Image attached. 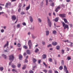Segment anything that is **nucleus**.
I'll use <instances>...</instances> for the list:
<instances>
[{
  "mask_svg": "<svg viewBox=\"0 0 73 73\" xmlns=\"http://www.w3.org/2000/svg\"><path fill=\"white\" fill-rule=\"evenodd\" d=\"M58 9L57 8H56V9H55V11L56 12H57L58 10Z\"/></svg>",
  "mask_w": 73,
  "mask_h": 73,
  "instance_id": "48",
  "label": "nucleus"
},
{
  "mask_svg": "<svg viewBox=\"0 0 73 73\" xmlns=\"http://www.w3.org/2000/svg\"><path fill=\"white\" fill-rule=\"evenodd\" d=\"M55 73H58V71H54Z\"/></svg>",
  "mask_w": 73,
  "mask_h": 73,
  "instance_id": "62",
  "label": "nucleus"
},
{
  "mask_svg": "<svg viewBox=\"0 0 73 73\" xmlns=\"http://www.w3.org/2000/svg\"><path fill=\"white\" fill-rule=\"evenodd\" d=\"M46 55L45 54L43 55V58H46Z\"/></svg>",
  "mask_w": 73,
  "mask_h": 73,
  "instance_id": "28",
  "label": "nucleus"
},
{
  "mask_svg": "<svg viewBox=\"0 0 73 73\" xmlns=\"http://www.w3.org/2000/svg\"><path fill=\"white\" fill-rule=\"evenodd\" d=\"M64 60H62L61 61V64L62 65H64Z\"/></svg>",
  "mask_w": 73,
  "mask_h": 73,
  "instance_id": "33",
  "label": "nucleus"
},
{
  "mask_svg": "<svg viewBox=\"0 0 73 73\" xmlns=\"http://www.w3.org/2000/svg\"><path fill=\"white\" fill-rule=\"evenodd\" d=\"M30 9V5H29V6L26 8V11H28L29 10V9Z\"/></svg>",
  "mask_w": 73,
  "mask_h": 73,
  "instance_id": "11",
  "label": "nucleus"
},
{
  "mask_svg": "<svg viewBox=\"0 0 73 73\" xmlns=\"http://www.w3.org/2000/svg\"><path fill=\"white\" fill-rule=\"evenodd\" d=\"M30 73H33V71L31 70L30 71Z\"/></svg>",
  "mask_w": 73,
  "mask_h": 73,
  "instance_id": "63",
  "label": "nucleus"
},
{
  "mask_svg": "<svg viewBox=\"0 0 73 73\" xmlns=\"http://www.w3.org/2000/svg\"><path fill=\"white\" fill-rule=\"evenodd\" d=\"M18 46H19V47H20L21 46V44H20V43H18Z\"/></svg>",
  "mask_w": 73,
  "mask_h": 73,
  "instance_id": "52",
  "label": "nucleus"
},
{
  "mask_svg": "<svg viewBox=\"0 0 73 73\" xmlns=\"http://www.w3.org/2000/svg\"><path fill=\"white\" fill-rule=\"evenodd\" d=\"M60 47L59 46H56V48L57 50H59V49H60Z\"/></svg>",
  "mask_w": 73,
  "mask_h": 73,
  "instance_id": "25",
  "label": "nucleus"
},
{
  "mask_svg": "<svg viewBox=\"0 0 73 73\" xmlns=\"http://www.w3.org/2000/svg\"><path fill=\"white\" fill-rule=\"evenodd\" d=\"M43 5V2H42L41 3L40 5L41 6H42Z\"/></svg>",
  "mask_w": 73,
  "mask_h": 73,
  "instance_id": "57",
  "label": "nucleus"
},
{
  "mask_svg": "<svg viewBox=\"0 0 73 73\" xmlns=\"http://www.w3.org/2000/svg\"><path fill=\"white\" fill-rule=\"evenodd\" d=\"M16 16L15 15H13L12 16V20L13 21H15V20H16Z\"/></svg>",
  "mask_w": 73,
  "mask_h": 73,
  "instance_id": "8",
  "label": "nucleus"
},
{
  "mask_svg": "<svg viewBox=\"0 0 73 73\" xmlns=\"http://www.w3.org/2000/svg\"><path fill=\"white\" fill-rule=\"evenodd\" d=\"M47 22L48 25V26L50 27H51V25H52V23L50 21V19H49V17H47Z\"/></svg>",
  "mask_w": 73,
  "mask_h": 73,
  "instance_id": "3",
  "label": "nucleus"
},
{
  "mask_svg": "<svg viewBox=\"0 0 73 73\" xmlns=\"http://www.w3.org/2000/svg\"><path fill=\"white\" fill-rule=\"evenodd\" d=\"M19 59L20 60H21L22 59V58H23V56L21 55H20L19 56Z\"/></svg>",
  "mask_w": 73,
  "mask_h": 73,
  "instance_id": "18",
  "label": "nucleus"
},
{
  "mask_svg": "<svg viewBox=\"0 0 73 73\" xmlns=\"http://www.w3.org/2000/svg\"><path fill=\"white\" fill-rule=\"evenodd\" d=\"M22 24L23 25H24V26L26 25V23H25L24 22L22 23Z\"/></svg>",
  "mask_w": 73,
  "mask_h": 73,
  "instance_id": "45",
  "label": "nucleus"
},
{
  "mask_svg": "<svg viewBox=\"0 0 73 73\" xmlns=\"http://www.w3.org/2000/svg\"><path fill=\"white\" fill-rule=\"evenodd\" d=\"M54 21L56 22H57L58 21V17H57L55 19H54Z\"/></svg>",
  "mask_w": 73,
  "mask_h": 73,
  "instance_id": "20",
  "label": "nucleus"
},
{
  "mask_svg": "<svg viewBox=\"0 0 73 73\" xmlns=\"http://www.w3.org/2000/svg\"><path fill=\"white\" fill-rule=\"evenodd\" d=\"M27 66V65L25 64L24 65V66L23 67L22 69H25V68H26V66Z\"/></svg>",
  "mask_w": 73,
  "mask_h": 73,
  "instance_id": "21",
  "label": "nucleus"
},
{
  "mask_svg": "<svg viewBox=\"0 0 73 73\" xmlns=\"http://www.w3.org/2000/svg\"><path fill=\"white\" fill-rule=\"evenodd\" d=\"M67 51H69V48L67 47Z\"/></svg>",
  "mask_w": 73,
  "mask_h": 73,
  "instance_id": "60",
  "label": "nucleus"
},
{
  "mask_svg": "<svg viewBox=\"0 0 73 73\" xmlns=\"http://www.w3.org/2000/svg\"><path fill=\"white\" fill-rule=\"evenodd\" d=\"M4 32V30L3 29L1 30V33H3Z\"/></svg>",
  "mask_w": 73,
  "mask_h": 73,
  "instance_id": "46",
  "label": "nucleus"
},
{
  "mask_svg": "<svg viewBox=\"0 0 73 73\" xmlns=\"http://www.w3.org/2000/svg\"><path fill=\"white\" fill-rule=\"evenodd\" d=\"M17 66L18 68H20V66H21V64H18Z\"/></svg>",
  "mask_w": 73,
  "mask_h": 73,
  "instance_id": "37",
  "label": "nucleus"
},
{
  "mask_svg": "<svg viewBox=\"0 0 73 73\" xmlns=\"http://www.w3.org/2000/svg\"><path fill=\"white\" fill-rule=\"evenodd\" d=\"M48 15L49 16H52V13H48Z\"/></svg>",
  "mask_w": 73,
  "mask_h": 73,
  "instance_id": "49",
  "label": "nucleus"
},
{
  "mask_svg": "<svg viewBox=\"0 0 73 73\" xmlns=\"http://www.w3.org/2000/svg\"><path fill=\"white\" fill-rule=\"evenodd\" d=\"M52 33L54 35H56L57 33V31L56 30H54L52 32Z\"/></svg>",
  "mask_w": 73,
  "mask_h": 73,
  "instance_id": "16",
  "label": "nucleus"
},
{
  "mask_svg": "<svg viewBox=\"0 0 73 73\" xmlns=\"http://www.w3.org/2000/svg\"><path fill=\"white\" fill-rule=\"evenodd\" d=\"M62 24L64 29H65L66 28H67L68 29H69V26L68 25L65 24V23L64 22H63Z\"/></svg>",
  "mask_w": 73,
  "mask_h": 73,
  "instance_id": "4",
  "label": "nucleus"
},
{
  "mask_svg": "<svg viewBox=\"0 0 73 73\" xmlns=\"http://www.w3.org/2000/svg\"><path fill=\"white\" fill-rule=\"evenodd\" d=\"M63 20H64L65 23H67V24H69V22H68V21L67 20V19H65V18H64L63 19Z\"/></svg>",
  "mask_w": 73,
  "mask_h": 73,
  "instance_id": "10",
  "label": "nucleus"
},
{
  "mask_svg": "<svg viewBox=\"0 0 73 73\" xmlns=\"http://www.w3.org/2000/svg\"><path fill=\"white\" fill-rule=\"evenodd\" d=\"M64 71H66L67 70V68L65 66H64Z\"/></svg>",
  "mask_w": 73,
  "mask_h": 73,
  "instance_id": "19",
  "label": "nucleus"
},
{
  "mask_svg": "<svg viewBox=\"0 0 73 73\" xmlns=\"http://www.w3.org/2000/svg\"><path fill=\"white\" fill-rule=\"evenodd\" d=\"M8 5L11 6V3L10 2L6 3L5 5V7L8 8Z\"/></svg>",
  "mask_w": 73,
  "mask_h": 73,
  "instance_id": "6",
  "label": "nucleus"
},
{
  "mask_svg": "<svg viewBox=\"0 0 73 73\" xmlns=\"http://www.w3.org/2000/svg\"><path fill=\"white\" fill-rule=\"evenodd\" d=\"M29 18L30 19V21L31 23H32L33 22V18H32V16H30L29 17Z\"/></svg>",
  "mask_w": 73,
  "mask_h": 73,
  "instance_id": "9",
  "label": "nucleus"
},
{
  "mask_svg": "<svg viewBox=\"0 0 73 73\" xmlns=\"http://www.w3.org/2000/svg\"><path fill=\"white\" fill-rule=\"evenodd\" d=\"M46 36H48L49 34V31H46Z\"/></svg>",
  "mask_w": 73,
  "mask_h": 73,
  "instance_id": "12",
  "label": "nucleus"
},
{
  "mask_svg": "<svg viewBox=\"0 0 73 73\" xmlns=\"http://www.w3.org/2000/svg\"><path fill=\"white\" fill-rule=\"evenodd\" d=\"M54 62L55 64V65H56V64H57V60H54Z\"/></svg>",
  "mask_w": 73,
  "mask_h": 73,
  "instance_id": "43",
  "label": "nucleus"
},
{
  "mask_svg": "<svg viewBox=\"0 0 73 73\" xmlns=\"http://www.w3.org/2000/svg\"><path fill=\"white\" fill-rule=\"evenodd\" d=\"M60 5L58 6L56 8L58 9H60Z\"/></svg>",
  "mask_w": 73,
  "mask_h": 73,
  "instance_id": "54",
  "label": "nucleus"
},
{
  "mask_svg": "<svg viewBox=\"0 0 73 73\" xmlns=\"http://www.w3.org/2000/svg\"><path fill=\"white\" fill-rule=\"evenodd\" d=\"M49 60L50 62H52V58H49Z\"/></svg>",
  "mask_w": 73,
  "mask_h": 73,
  "instance_id": "32",
  "label": "nucleus"
},
{
  "mask_svg": "<svg viewBox=\"0 0 73 73\" xmlns=\"http://www.w3.org/2000/svg\"><path fill=\"white\" fill-rule=\"evenodd\" d=\"M36 59L34 58L33 59V62H36Z\"/></svg>",
  "mask_w": 73,
  "mask_h": 73,
  "instance_id": "31",
  "label": "nucleus"
},
{
  "mask_svg": "<svg viewBox=\"0 0 73 73\" xmlns=\"http://www.w3.org/2000/svg\"><path fill=\"white\" fill-rule=\"evenodd\" d=\"M43 63L44 64V65H45V67L47 66V65H46V64H45V62H43Z\"/></svg>",
  "mask_w": 73,
  "mask_h": 73,
  "instance_id": "42",
  "label": "nucleus"
},
{
  "mask_svg": "<svg viewBox=\"0 0 73 73\" xmlns=\"http://www.w3.org/2000/svg\"><path fill=\"white\" fill-rule=\"evenodd\" d=\"M38 49V48H36L35 49V53H37L39 51Z\"/></svg>",
  "mask_w": 73,
  "mask_h": 73,
  "instance_id": "26",
  "label": "nucleus"
},
{
  "mask_svg": "<svg viewBox=\"0 0 73 73\" xmlns=\"http://www.w3.org/2000/svg\"><path fill=\"white\" fill-rule=\"evenodd\" d=\"M2 56L3 57H4L5 59H6V58H7V56H6V55H4V54H3L2 55Z\"/></svg>",
  "mask_w": 73,
  "mask_h": 73,
  "instance_id": "22",
  "label": "nucleus"
},
{
  "mask_svg": "<svg viewBox=\"0 0 73 73\" xmlns=\"http://www.w3.org/2000/svg\"><path fill=\"white\" fill-rule=\"evenodd\" d=\"M27 52L28 54H31V52L30 50H27Z\"/></svg>",
  "mask_w": 73,
  "mask_h": 73,
  "instance_id": "14",
  "label": "nucleus"
},
{
  "mask_svg": "<svg viewBox=\"0 0 73 73\" xmlns=\"http://www.w3.org/2000/svg\"><path fill=\"white\" fill-rule=\"evenodd\" d=\"M46 5H47L48 3V0H46Z\"/></svg>",
  "mask_w": 73,
  "mask_h": 73,
  "instance_id": "51",
  "label": "nucleus"
},
{
  "mask_svg": "<svg viewBox=\"0 0 73 73\" xmlns=\"http://www.w3.org/2000/svg\"><path fill=\"white\" fill-rule=\"evenodd\" d=\"M4 13V12H0V15H1L2 14H3Z\"/></svg>",
  "mask_w": 73,
  "mask_h": 73,
  "instance_id": "59",
  "label": "nucleus"
},
{
  "mask_svg": "<svg viewBox=\"0 0 73 73\" xmlns=\"http://www.w3.org/2000/svg\"><path fill=\"white\" fill-rule=\"evenodd\" d=\"M9 59L11 61V62H9V65H11V64L12 63V62L13 61L15 58L14 57V56L13 54L10 55L9 56Z\"/></svg>",
  "mask_w": 73,
  "mask_h": 73,
  "instance_id": "1",
  "label": "nucleus"
},
{
  "mask_svg": "<svg viewBox=\"0 0 73 73\" xmlns=\"http://www.w3.org/2000/svg\"><path fill=\"white\" fill-rule=\"evenodd\" d=\"M12 70L13 72H15L16 73H18V72L17 71L16 69H13Z\"/></svg>",
  "mask_w": 73,
  "mask_h": 73,
  "instance_id": "15",
  "label": "nucleus"
},
{
  "mask_svg": "<svg viewBox=\"0 0 73 73\" xmlns=\"http://www.w3.org/2000/svg\"><path fill=\"white\" fill-rule=\"evenodd\" d=\"M38 23H41V22L42 21V20H41V19L40 18H38Z\"/></svg>",
  "mask_w": 73,
  "mask_h": 73,
  "instance_id": "17",
  "label": "nucleus"
},
{
  "mask_svg": "<svg viewBox=\"0 0 73 73\" xmlns=\"http://www.w3.org/2000/svg\"><path fill=\"white\" fill-rule=\"evenodd\" d=\"M11 67L12 68H15L16 67V66H15V65L14 64H13L11 66Z\"/></svg>",
  "mask_w": 73,
  "mask_h": 73,
  "instance_id": "23",
  "label": "nucleus"
},
{
  "mask_svg": "<svg viewBox=\"0 0 73 73\" xmlns=\"http://www.w3.org/2000/svg\"><path fill=\"white\" fill-rule=\"evenodd\" d=\"M48 73H52V70H49Z\"/></svg>",
  "mask_w": 73,
  "mask_h": 73,
  "instance_id": "40",
  "label": "nucleus"
},
{
  "mask_svg": "<svg viewBox=\"0 0 73 73\" xmlns=\"http://www.w3.org/2000/svg\"><path fill=\"white\" fill-rule=\"evenodd\" d=\"M17 28H20V24H18L17 25Z\"/></svg>",
  "mask_w": 73,
  "mask_h": 73,
  "instance_id": "35",
  "label": "nucleus"
},
{
  "mask_svg": "<svg viewBox=\"0 0 73 73\" xmlns=\"http://www.w3.org/2000/svg\"><path fill=\"white\" fill-rule=\"evenodd\" d=\"M47 47H48V48H49V47H52V45L50 44L47 46Z\"/></svg>",
  "mask_w": 73,
  "mask_h": 73,
  "instance_id": "38",
  "label": "nucleus"
},
{
  "mask_svg": "<svg viewBox=\"0 0 73 73\" xmlns=\"http://www.w3.org/2000/svg\"><path fill=\"white\" fill-rule=\"evenodd\" d=\"M9 45V42L8 41H7V43L4 46V48H5Z\"/></svg>",
  "mask_w": 73,
  "mask_h": 73,
  "instance_id": "7",
  "label": "nucleus"
},
{
  "mask_svg": "<svg viewBox=\"0 0 73 73\" xmlns=\"http://www.w3.org/2000/svg\"><path fill=\"white\" fill-rule=\"evenodd\" d=\"M59 69L60 70H61L62 69H63V67H62V66H60L59 68Z\"/></svg>",
  "mask_w": 73,
  "mask_h": 73,
  "instance_id": "27",
  "label": "nucleus"
},
{
  "mask_svg": "<svg viewBox=\"0 0 73 73\" xmlns=\"http://www.w3.org/2000/svg\"><path fill=\"white\" fill-rule=\"evenodd\" d=\"M59 16L60 17H63L64 18L66 17V14H59Z\"/></svg>",
  "mask_w": 73,
  "mask_h": 73,
  "instance_id": "5",
  "label": "nucleus"
},
{
  "mask_svg": "<svg viewBox=\"0 0 73 73\" xmlns=\"http://www.w3.org/2000/svg\"><path fill=\"white\" fill-rule=\"evenodd\" d=\"M3 69H4V68H3V67H0V70H1V71H3Z\"/></svg>",
  "mask_w": 73,
  "mask_h": 73,
  "instance_id": "24",
  "label": "nucleus"
},
{
  "mask_svg": "<svg viewBox=\"0 0 73 73\" xmlns=\"http://www.w3.org/2000/svg\"><path fill=\"white\" fill-rule=\"evenodd\" d=\"M68 40H67L64 41V42H67L68 43H69V42H68Z\"/></svg>",
  "mask_w": 73,
  "mask_h": 73,
  "instance_id": "47",
  "label": "nucleus"
},
{
  "mask_svg": "<svg viewBox=\"0 0 73 73\" xmlns=\"http://www.w3.org/2000/svg\"><path fill=\"white\" fill-rule=\"evenodd\" d=\"M61 7H63V8H65V5H64V4H62L61 5Z\"/></svg>",
  "mask_w": 73,
  "mask_h": 73,
  "instance_id": "41",
  "label": "nucleus"
},
{
  "mask_svg": "<svg viewBox=\"0 0 73 73\" xmlns=\"http://www.w3.org/2000/svg\"><path fill=\"white\" fill-rule=\"evenodd\" d=\"M21 15H24V14H25V13H24V12H22L21 13Z\"/></svg>",
  "mask_w": 73,
  "mask_h": 73,
  "instance_id": "53",
  "label": "nucleus"
},
{
  "mask_svg": "<svg viewBox=\"0 0 73 73\" xmlns=\"http://www.w3.org/2000/svg\"><path fill=\"white\" fill-rule=\"evenodd\" d=\"M43 71L44 72H45V73H47V71L46 70H43Z\"/></svg>",
  "mask_w": 73,
  "mask_h": 73,
  "instance_id": "55",
  "label": "nucleus"
},
{
  "mask_svg": "<svg viewBox=\"0 0 73 73\" xmlns=\"http://www.w3.org/2000/svg\"><path fill=\"white\" fill-rule=\"evenodd\" d=\"M69 43H70L71 44H70L69 46H73V44H73V43L72 42H69Z\"/></svg>",
  "mask_w": 73,
  "mask_h": 73,
  "instance_id": "34",
  "label": "nucleus"
},
{
  "mask_svg": "<svg viewBox=\"0 0 73 73\" xmlns=\"http://www.w3.org/2000/svg\"><path fill=\"white\" fill-rule=\"evenodd\" d=\"M62 54H63L64 53V50H62Z\"/></svg>",
  "mask_w": 73,
  "mask_h": 73,
  "instance_id": "56",
  "label": "nucleus"
},
{
  "mask_svg": "<svg viewBox=\"0 0 73 73\" xmlns=\"http://www.w3.org/2000/svg\"><path fill=\"white\" fill-rule=\"evenodd\" d=\"M25 62H28V60L27 59H25Z\"/></svg>",
  "mask_w": 73,
  "mask_h": 73,
  "instance_id": "64",
  "label": "nucleus"
},
{
  "mask_svg": "<svg viewBox=\"0 0 73 73\" xmlns=\"http://www.w3.org/2000/svg\"><path fill=\"white\" fill-rule=\"evenodd\" d=\"M6 28H7L6 26H4L3 27V28H4V29H6Z\"/></svg>",
  "mask_w": 73,
  "mask_h": 73,
  "instance_id": "61",
  "label": "nucleus"
},
{
  "mask_svg": "<svg viewBox=\"0 0 73 73\" xmlns=\"http://www.w3.org/2000/svg\"><path fill=\"white\" fill-rule=\"evenodd\" d=\"M50 5L51 6H52V7H54V3H52L51 4H50Z\"/></svg>",
  "mask_w": 73,
  "mask_h": 73,
  "instance_id": "30",
  "label": "nucleus"
},
{
  "mask_svg": "<svg viewBox=\"0 0 73 73\" xmlns=\"http://www.w3.org/2000/svg\"><path fill=\"white\" fill-rule=\"evenodd\" d=\"M4 52H8V50H4Z\"/></svg>",
  "mask_w": 73,
  "mask_h": 73,
  "instance_id": "58",
  "label": "nucleus"
},
{
  "mask_svg": "<svg viewBox=\"0 0 73 73\" xmlns=\"http://www.w3.org/2000/svg\"><path fill=\"white\" fill-rule=\"evenodd\" d=\"M23 48H25V49H27V48H28V47L26 46H23Z\"/></svg>",
  "mask_w": 73,
  "mask_h": 73,
  "instance_id": "36",
  "label": "nucleus"
},
{
  "mask_svg": "<svg viewBox=\"0 0 73 73\" xmlns=\"http://www.w3.org/2000/svg\"><path fill=\"white\" fill-rule=\"evenodd\" d=\"M52 44L53 45H56L57 44V43L56 42H52Z\"/></svg>",
  "mask_w": 73,
  "mask_h": 73,
  "instance_id": "13",
  "label": "nucleus"
},
{
  "mask_svg": "<svg viewBox=\"0 0 73 73\" xmlns=\"http://www.w3.org/2000/svg\"><path fill=\"white\" fill-rule=\"evenodd\" d=\"M28 45L29 46V49H32L33 48V45L32 44L31 40H29L28 41Z\"/></svg>",
  "mask_w": 73,
  "mask_h": 73,
  "instance_id": "2",
  "label": "nucleus"
},
{
  "mask_svg": "<svg viewBox=\"0 0 73 73\" xmlns=\"http://www.w3.org/2000/svg\"><path fill=\"white\" fill-rule=\"evenodd\" d=\"M22 6V5H21V4L20 3L19 5V7H21Z\"/></svg>",
  "mask_w": 73,
  "mask_h": 73,
  "instance_id": "50",
  "label": "nucleus"
},
{
  "mask_svg": "<svg viewBox=\"0 0 73 73\" xmlns=\"http://www.w3.org/2000/svg\"><path fill=\"white\" fill-rule=\"evenodd\" d=\"M32 38H33V39H35V38H36V37L35 36H33H33H32Z\"/></svg>",
  "mask_w": 73,
  "mask_h": 73,
  "instance_id": "44",
  "label": "nucleus"
},
{
  "mask_svg": "<svg viewBox=\"0 0 73 73\" xmlns=\"http://www.w3.org/2000/svg\"><path fill=\"white\" fill-rule=\"evenodd\" d=\"M12 48H13V46H10V49L8 50H9L11 49H12Z\"/></svg>",
  "mask_w": 73,
  "mask_h": 73,
  "instance_id": "39",
  "label": "nucleus"
},
{
  "mask_svg": "<svg viewBox=\"0 0 73 73\" xmlns=\"http://www.w3.org/2000/svg\"><path fill=\"white\" fill-rule=\"evenodd\" d=\"M67 59L68 60H71V58L69 56H68L67 58Z\"/></svg>",
  "mask_w": 73,
  "mask_h": 73,
  "instance_id": "29",
  "label": "nucleus"
}]
</instances>
